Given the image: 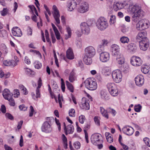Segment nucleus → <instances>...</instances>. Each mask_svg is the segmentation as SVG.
<instances>
[{
  "instance_id": "f257e3e1",
  "label": "nucleus",
  "mask_w": 150,
  "mask_h": 150,
  "mask_svg": "<svg viewBox=\"0 0 150 150\" xmlns=\"http://www.w3.org/2000/svg\"><path fill=\"white\" fill-rule=\"evenodd\" d=\"M92 143L94 145L98 146L99 149H100L103 147V138L102 135L98 133L93 134L91 138Z\"/></svg>"
},
{
  "instance_id": "f03ea898",
  "label": "nucleus",
  "mask_w": 150,
  "mask_h": 150,
  "mask_svg": "<svg viewBox=\"0 0 150 150\" xmlns=\"http://www.w3.org/2000/svg\"><path fill=\"white\" fill-rule=\"evenodd\" d=\"M84 83L85 87L88 90L93 91L97 88V83L94 79L88 78L85 81Z\"/></svg>"
},
{
  "instance_id": "7ed1b4c3",
  "label": "nucleus",
  "mask_w": 150,
  "mask_h": 150,
  "mask_svg": "<svg viewBox=\"0 0 150 150\" xmlns=\"http://www.w3.org/2000/svg\"><path fill=\"white\" fill-rule=\"evenodd\" d=\"M96 25L98 29L103 30L108 27V23L105 18L103 17H100L96 21Z\"/></svg>"
},
{
  "instance_id": "20e7f679",
  "label": "nucleus",
  "mask_w": 150,
  "mask_h": 150,
  "mask_svg": "<svg viewBox=\"0 0 150 150\" xmlns=\"http://www.w3.org/2000/svg\"><path fill=\"white\" fill-rule=\"evenodd\" d=\"M2 94L4 98L9 101V104L11 106H14L15 105L14 100L12 98L13 94L10 92L8 89L7 88L4 89Z\"/></svg>"
},
{
  "instance_id": "39448f33",
  "label": "nucleus",
  "mask_w": 150,
  "mask_h": 150,
  "mask_svg": "<svg viewBox=\"0 0 150 150\" xmlns=\"http://www.w3.org/2000/svg\"><path fill=\"white\" fill-rule=\"evenodd\" d=\"M112 76L113 81L116 83H119L122 81V75L119 69L113 71L112 72Z\"/></svg>"
},
{
  "instance_id": "423d86ee",
  "label": "nucleus",
  "mask_w": 150,
  "mask_h": 150,
  "mask_svg": "<svg viewBox=\"0 0 150 150\" xmlns=\"http://www.w3.org/2000/svg\"><path fill=\"white\" fill-rule=\"evenodd\" d=\"M128 11L132 14L144 12L141 9V8L137 5L129 6L128 8Z\"/></svg>"
},
{
  "instance_id": "0eeeda50",
  "label": "nucleus",
  "mask_w": 150,
  "mask_h": 150,
  "mask_svg": "<svg viewBox=\"0 0 150 150\" xmlns=\"http://www.w3.org/2000/svg\"><path fill=\"white\" fill-rule=\"evenodd\" d=\"M139 45L140 49L144 51H146L149 47V42L148 38L139 41Z\"/></svg>"
},
{
  "instance_id": "6e6552de",
  "label": "nucleus",
  "mask_w": 150,
  "mask_h": 150,
  "mask_svg": "<svg viewBox=\"0 0 150 150\" xmlns=\"http://www.w3.org/2000/svg\"><path fill=\"white\" fill-rule=\"evenodd\" d=\"M96 52L95 48L92 46H89L85 49L84 54L93 57Z\"/></svg>"
},
{
  "instance_id": "1a4fd4ad",
  "label": "nucleus",
  "mask_w": 150,
  "mask_h": 150,
  "mask_svg": "<svg viewBox=\"0 0 150 150\" xmlns=\"http://www.w3.org/2000/svg\"><path fill=\"white\" fill-rule=\"evenodd\" d=\"M52 9L53 10V16L55 20L56 24L57 25L59 24L60 23L59 11L57 9V7L55 5L53 6Z\"/></svg>"
},
{
  "instance_id": "9d476101",
  "label": "nucleus",
  "mask_w": 150,
  "mask_h": 150,
  "mask_svg": "<svg viewBox=\"0 0 150 150\" xmlns=\"http://www.w3.org/2000/svg\"><path fill=\"white\" fill-rule=\"evenodd\" d=\"M82 32L85 35H88L90 33V29L89 25L86 22L82 23L80 24Z\"/></svg>"
},
{
  "instance_id": "9b49d317",
  "label": "nucleus",
  "mask_w": 150,
  "mask_h": 150,
  "mask_svg": "<svg viewBox=\"0 0 150 150\" xmlns=\"http://www.w3.org/2000/svg\"><path fill=\"white\" fill-rule=\"evenodd\" d=\"M130 62L132 65L137 67L142 64V61L139 57L134 56L131 58Z\"/></svg>"
},
{
  "instance_id": "f8f14e48",
  "label": "nucleus",
  "mask_w": 150,
  "mask_h": 150,
  "mask_svg": "<svg viewBox=\"0 0 150 150\" xmlns=\"http://www.w3.org/2000/svg\"><path fill=\"white\" fill-rule=\"evenodd\" d=\"M100 60L103 62H105L108 61L110 59V54L106 52H103L100 54Z\"/></svg>"
},
{
  "instance_id": "ddd939ff",
  "label": "nucleus",
  "mask_w": 150,
  "mask_h": 150,
  "mask_svg": "<svg viewBox=\"0 0 150 150\" xmlns=\"http://www.w3.org/2000/svg\"><path fill=\"white\" fill-rule=\"evenodd\" d=\"M76 3L74 0L68 1L67 5V10L69 11H72L76 8Z\"/></svg>"
},
{
  "instance_id": "4468645a",
  "label": "nucleus",
  "mask_w": 150,
  "mask_h": 150,
  "mask_svg": "<svg viewBox=\"0 0 150 150\" xmlns=\"http://www.w3.org/2000/svg\"><path fill=\"white\" fill-rule=\"evenodd\" d=\"M135 83L138 86H141L144 84V78L143 76L140 74L137 76L134 79Z\"/></svg>"
},
{
  "instance_id": "2eb2a0df",
  "label": "nucleus",
  "mask_w": 150,
  "mask_h": 150,
  "mask_svg": "<svg viewBox=\"0 0 150 150\" xmlns=\"http://www.w3.org/2000/svg\"><path fill=\"white\" fill-rule=\"evenodd\" d=\"M89 5L87 2L82 3L78 8V11L79 12L83 13L88 10Z\"/></svg>"
},
{
  "instance_id": "dca6fc26",
  "label": "nucleus",
  "mask_w": 150,
  "mask_h": 150,
  "mask_svg": "<svg viewBox=\"0 0 150 150\" xmlns=\"http://www.w3.org/2000/svg\"><path fill=\"white\" fill-rule=\"evenodd\" d=\"M119 46L116 44H113L111 46V50L112 52V55L113 56H116L121 54L120 52Z\"/></svg>"
},
{
  "instance_id": "f3484780",
  "label": "nucleus",
  "mask_w": 150,
  "mask_h": 150,
  "mask_svg": "<svg viewBox=\"0 0 150 150\" xmlns=\"http://www.w3.org/2000/svg\"><path fill=\"white\" fill-rule=\"evenodd\" d=\"M123 132L127 135H131L134 132V130L132 127L129 126H124L122 129Z\"/></svg>"
},
{
  "instance_id": "a211bd4d",
  "label": "nucleus",
  "mask_w": 150,
  "mask_h": 150,
  "mask_svg": "<svg viewBox=\"0 0 150 150\" xmlns=\"http://www.w3.org/2000/svg\"><path fill=\"white\" fill-rule=\"evenodd\" d=\"M88 101V100L84 98H82V101L80 105V107L83 109H85L86 110H89L90 108V106Z\"/></svg>"
},
{
  "instance_id": "6ab92c4d",
  "label": "nucleus",
  "mask_w": 150,
  "mask_h": 150,
  "mask_svg": "<svg viewBox=\"0 0 150 150\" xmlns=\"http://www.w3.org/2000/svg\"><path fill=\"white\" fill-rule=\"evenodd\" d=\"M64 129L66 135H67L68 133L69 134H72L74 130V127L72 125H69L66 127L65 123H64Z\"/></svg>"
},
{
  "instance_id": "aec40b11",
  "label": "nucleus",
  "mask_w": 150,
  "mask_h": 150,
  "mask_svg": "<svg viewBox=\"0 0 150 150\" xmlns=\"http://www.w3.org/2000/svg\"><path fill=\"white\" fill-rule=\"evenodd\" d=\"M147 37V33L145 30H142L139 32L138 34L136 37L137 40H145Z\"/></svg>"
},
{
  "instance_id": "412c9836",
  "label": "nucleus",
  "mask_w": 150,
  "mask_h": 150,
  "mask_svg": "<svg viewBox=\"0 0 150 150\" xmlns=\"http://www.w3.org/2000/svg\"><path fill=\"white\" fill-rule=\"evenodd\" d=\"M12 32L14 36L17 37H21L22 35L21 30L17 27L12 29Z\"/></svg>"
},
{
  "instance_id": "4be33fe9",
  "label": "nucleus",
  "mask_w": 150,
  "mask_h": 150,
  "mask_svg": "<svg viewBox=\"0 0 150 150\" xmlns=\"http://www.w3.org/2000/svg\"><path fill=\"white\" fill-rule=\"evenodd\" d=\"M144 13H136L133 14L132 16V20L134 22L136 23L139 20L140 17H142L144 16Z\"/></svg>"
},
{
  "instance_id": "5701e85b",
  "label": "nucleus",
  "mask_w": 150,
  "mask_h": 150,
  "mask_svg": "<svg viewBox=\"0 0 150 150\" xmlns=\"http://www.w3.org/2000/svg\"><path fill=\"white\" fill-rule=\"evenodd\" d=\"M38 82V86L36 90V96H35V98H36L40 97V93L39 88H40L42 85V80L40 78H39Z\"/></svg>"
},
{
  "instance_id": "b1692460",
  "label": "nucleus",
  "mask_w": 150,
  "mask_h": 150,
  "mask_svg": "<svg viewBox=\"0 0 150 150\" xmlns=\"http://www.w3.org/2000/svg\"><path fill=\"white\" fill-rule=\"evenodd\" d=\"M127 47L128 50L130 52H135L137 51V47L135 44H130L128 45Z\"/></svg>"
},
{
  "instance_id": "393cba45",
  "label": "nucleus",
  "mask_w": 150,
  "mask_h": 150,
  "mask_svg": "<svg viewBox=\"0 0 150 150\" xmlns=\"http://www.w3.org/2000/svg\"><path fill=\"white\" fill-rule=\"evenodd\" d=\"M92 57H90L84 54L83 57V61L84 63L87 65H90L92 62Z\"/></svg>"
},
{
  "instance_id": "a878e982",
  "label": "nucleus",
  "mask_w": 150,
  "mask_h": 150,
  "mask_svg": "<svg viewBox=\"0 0 150 150\" xmlns=\"http://www.w3.org/2000/svg\"><path fill=\"white\" fill-rule=\"evenodd\" d=\"M117 62L119 64H122L125 62V58L123 55L121 54L116 56Z\"/></svg>"
},
{
  "instance_id": "bb28decb",
  "label": "nucleus",
  "mask_w": 150,
  "mask_h": 150,
  "mask_svg": "<svg viewBox=\"0 0 150 150\" xmlns=\"http://www.w3.org/2000/svg\"><path fill=\"white\" fill-rule=\"evenodd\" d=\"M66 55L67 58L69 59H72L74 58V53L71 48H69L67 51Z\"/></svg>"
},
{
  "instance_id": "cd10ccee",
  "label": "nucleus",
  "mask_w": 150,
  "mask_h": 150,
  "mask_svg": "<svg viewBox=\"0 0 150 150\" xmlns=\"http://www.w3.org/2000/svg\"><path fill=\"white\" fill-rule=\"evenodd\" d=\"M52 25L57 39L58 40L60 39L61 38L60 35L57 28L52 23Z\"/></svg>"
},
{
  "instance_id": "c85d7f7f",
  "label": "nucleus",
  "mask_w": 150,
  "mask_h": 150,
  "mask_svg": "<svg viewBox=\"0 0 150 150\" xmlns=\"http://www.w3.org/2000/svg\"><path fill=\"white\" fill-rule=\"evenodd\" d=\"M113 8L115 11H117L124 8L121 2L116 3L115 5H114Z\"/></svg>"
},
{
  "instance_id": "c756f323",
  "label": "nucleus",
  "mask_w": 150,
  "mask_h": 150,
  "mask_svg": "<svg viewBox=\"0 0 150 150\" xmlns=\"http://www.w3.org/2000/svg\"><path fill=\"white\" fill-rule=\"evenodd\" d=\"M100 111L102 115L106 118H108V115L107 112V110H105L103 107H100Z\"/></svg>"
},
{
  "instance_id": "7c9ffc66",
  "label": "nucleus",
  "mask_w": 150,
  "mask_h": 150,
  "mask_svg": "<svg viewBox=\"0 0 150 150\" xmlns=\"http://www.w3.org/2000/svg\"><path fill=\"white\" fill-rule=\"evenodd\" d=\"M109 91L110 94L113 96H116L118 94V91L117 87Z\"/></svg>"
},
{
  "instance_id": "2f4dec72",
  "label": "nucleus",
  "mask_w": 150,
  "mask_h": 150,
  "mask_svg": "<svg viewBox=\"0 0 150 150\" xmlns=\"http://www.w3.org/2000/svg\"><path fill=\"white\" fill-rule=\"evenodd\" d=\"M101 97L103 99L105 100L108 99L109 94L107 93V92L105 90L101 91L100 93Z\"/></svg>"
},
{
  "instance_id": "473e14b6",
  "label": "nucleus",
  "mask_w": 150,
  "mask_h": 150,
  "mask_svg": "<svg viewBox=\"0 0 150 150\" xmlns=\"http://www.w3.org/2000/svg\"><path fill=\"white\" fill-rule=\"evenodd\" d=\"M149 67L147 65L142 66L141 67V71L144 74L148 73L149 71Z\"/></svg>"
},
{
  "instance_id": "72a5a7b5",
  "label": "nucleus",
  "mask_w": 150,
  "mask_h": 150,
  "mask_svg": "<svg viewBox=\"0 0 150 150\" xmlns=\"http://www.w3.org/2000/svg\"><path fill=\"white\" fill-rule=\"evenodd\" d=\"M68 34L65 35V38L66 40L70 38L71 35V28L69 27H67L66 28Z\"/></svg>"
},
{
  "instance_id": "f704fd0d",
  "label": "nucleus",
  "mask_w": 150,
  "mask_h": 150,
  "mask_svg": "<svg viewBox=\"0 0 150 150\" xmlns=\"http://www.w3.org/2000/svg\"><path fill=\"white\" fill-rule=\"evenodd\" d=\"M76 79V77L75 76L74 73V72L72 71L70 74L69 80L71 82H73Z\"/></svg>"
},
{
  "instance_id": "c9c22d12",
  "label": "nucleus",
  "mask_w": 150,
  "mask_h": 150,
  "mask_svg": "<svg viewBox=\"0 0 150 150\" xmlns=\"http://www.w3.org/2000/svg\"><path fill=\"white\" fill-rule=\"evenodd\" d=\"M129 39L127 37L122 36L120 38V41L122 43H128L129 42Z\"/></svg>"
},
{
  "instance_id": "e433bc0d",
  "label": "nucleus",
  "mask_w": 150,
  "mask_h": 150,
  "mask_svg": "<svg viewBox=\"0 0 150 150\" xmlns=\"http://www.w3.org/2000/svg\"><path fill=\"white\" fill-rule=\"evenodd\" d=\"M107 87L108 91H110L117 86L114 83H109L107 84Z\"/></svg>"
},
{
  "instance_id": "4c0bfd02",
  "label": "nucleus",
  "mask_w": 150,
  "mask_h": 150,
  "mask_svg": "<svg viewBox=\"0 0 150 150\" xmlns=\"http://www.w3.org/2000/svg\"><path fill=\"white\" fill-rule=\"evenodd\" d=\"M66 83L68 88L71 92H74V87L71 84L67 81H66Z\"/></svg>"
},
{
  "instance_id": "58836bf2",
  "label": "nucleus",
  "mask_w": 150,
  "mask_h": 150,
  "mask_svg": "<svg viewBox=\"0 0 150 150\" xmlns=\"http://www.w3.org/2000/svg\"><path fill=\"white\" fill-rule=\"evenodd\" d=\"M143 20L139 21L136 24L137 29L138 30H140L141 29H142V26L143 25V23H142Z\"/></svg>"
},
{
  "instance_id": "ea45409f",
  "label": "nucleus",
  "mask_w": 150,
  "mask_h": 150,
  "mask_svg": "<svg viewBox=\"0 0 150 150\" xmlns=\"http://www.w3.org/2000/svg\"><path fill=\"white\" fill-rule=\"evenodd\" d=\"M20 88L22 91V93L25 95H26L28 94V92L27 91L26 88L25 87L22 85H20L19 86Z\"/></svg>"
},
{
  "instance_id": "a19ab883",
  "label": "nucleus",
  "mask_w": 150,
  "mask_h": 150,
  "mask_svg": "<svg viewBox=\"0 0 150 150\" xmlns=\"http://www.w3.org/2000/svg\"><path fill=\"white\" fill-rule=\"evenodd\" d=\"M25 71L26 72V74L30 76H32L34 74V72L32 71L30 69L28 68H25Z\"/></svg>"
},
{
  "instance_id": "79ce46f5",
  "label": "nucleus",
  "mask_w": 150,
  "mask_h": 150,
  "mask_svg": "<svg viewBox=\"0 0 150 150\" xmlns=\"http://www.w3.org/2000/svg\"><path fill=\"white\" fill-rule=\"evenodd\" d=\"M142 23H143L142 29H147L149 27V25L148 21L143 20Z\"/></svg>"
},
{
  "instance_id": "37998d69",
  "label": "nucleus",
  "mask_w": 150,
  "mask_h": 150,
  "mask_svg": "<svg viewBox=\"0 0 150 150\" xmlns=\"http://www.w3.org/2000/svg\"><path fill=\"white\" fill-rule=\"evenodd\" d=\"M1 50H3V53L5 54H6L8 53V50L6 46L4 44L1 45Z\"/></svg>"
},
{
  "instance_id": "c03bdc74",
  "label": "nucleus",
  "mask_w": 150,
  "mask_h": 150,
  "mask_svg": "<svg viewBox=\"0 0 150 150\" xmlns=\"http://www.w3.org/2000/svg\"><path fill=\"white\" fill-rule=\"evenodd\" d=\"M28 6L30 8L31 11H32L33 13H35L37 16H38L36 9L34 5H29Z\"/></svg>"
},
{
  "instance_id": "a18cd8bd",
  "label": "nucleus",
  "mask_w": 150,
  "mask_h": 150,
  "mask_svg": "<svg viewBox=\"0 0 150 150\" xmlns=\"http://www.w3.org/2000/svg\"><path fill=\"white\" fill-rule=\"evenodd\" d=\"M8 9L6 8H4L2 11H0L1 14L3 16H5L8 13Z\"/></svg>"
},
{
  "instance_id": "49530a36",
  "label": "nucleus",
  "mask_w": 150,
  "mask_h": 150,
  "mask_svg": "<svg viewBox=\"0 0 150 150\" xmlns=\"http://www.w3.org/2000/svg\"><path fill=\"white\" fill-rule=\"evenodd\" d=\"M107 110L108 112L111 113L113 116H115L116 114L115 110L110 108H108L107 109Z\"/></svg>"
},
{
  "instance_id": "de8ad7c7",
  "label": "nucleus",
  "mask_w": 150,
  "mask_h": 150,
  "mask_svg": "<svg viewBox=\"0 0 150 150\" xmlns=\"http://www.w3.org/2000/svg\"><path fill=\"white\" fill-rule=\"evenodd\" d=\"M142 107L140 104H138L137 105H135L134 106V110L135 111L139 112L141 111Z\"/></svg>"
},
{
  "instance_id": "09e8293b",
  "label": "nucleus",
  "mask_w": 150,
  "mask_h": 150,
  "mask_svg": "<svg viewBox=\"0 0 150 150\" xmlns=\"http://www.w3.org/2000/svg\"><path fill=\"white\" fill-rule=\"evenodd\" d=\"M34 64L35 68L38 69L40 68L42 66L41 64L38 61H36Z\"/></svg>"
},
{
  "instance_id": "8fccbe9b",
  "label": "nucleus",
  "mask_w": 150,
  "mask_h": 150,
  "mask_svg": "<svg viewBox=\"0 0 150 150\" xmlns=\"http://www.w3.org/2000/svg\"><path fill=\"white\" fill-rule=\"evenodd\" d=\"M73 145L75 148L77 149H80L81 146L80 143L78 141L75 142Z\"/></svg>"
},
{
  "instance_id": "3c124183",
  "label": "nucleus",
  "mask_w": 150,
  "mask_h": 150,
  "mask_svg": "<svg viewBox=\"0 0 150 150\" xmlns=\"http://www.w3.org/2000/svg\"><path fill=\"white\" fill-rule=\"evenodd\" d=\"M47 128V122H45L42 124L41 127L42 130L43 132H46Z\"/></svg>"
},
{
  "instance_id": "603ef678",
  "label": "nucleus",
  "mask_w": 150,
  "mask_h": 150,
  "mask_svg": "<svg viewBox=\"0 0 150 150\" xmlns=\"http://www.w3.org/2000/svg\"><path fill=\"white\" fill-rule=\"evenodd\" d=\"M121 31L124 33H128L129 32V28L124 27L121 29Z\"/></svg>"
},
{
  "instance_id": "864d4df0",
  "label": "nucleus",
  "mask_w": 150,
  "mask_h": 150,
  "mask_svg": "<svg viewBox=\"0 0 150 150\" xmlns=\"http://www.w3.org/2000/svg\"><path fill=\"white\" fill-rule=\"evenodd\" d=\"M69 116L71 117H74L75 116V110L74 109H71L69 111Z\"/></svg>"
},
{
  "instance_id": "5fc2aeb1",
  "label": "nucleus",
  "mask_w": 150,
  "mask_h": 150,
  "mask_svg": "<svg viewBox=\"0 0 150 150\" xmlns=\"http://www.w3.org/2000/svg\"><path fill=\"white\" fill-rule=\"evenodd\" d=\"M100 118L98 116H95L94 117V122L98 126H99L100 125Z\"/></svg>"
},
{
  "instance_id": "6e6d98bb",
  "label": "nucleus",
  "mask_w": 150,
  "mask_h": 150,
  "mask_svg": "<svg viewBox=\"0 0 150 150\" xmlns=\"http://www.w3.org/2000/svg\"><path fill=\"white\" fill-rule=\"evenodd\" d=\"M110 24H113L115 22V16L114 15H112L110 16Z\"/></svg>"
},
{
  "instance_id": "4d7b16f0",
  "label": "nucleus",
  "mask_w": 150,
  "mask_h": 150,
  "mask_svg": "<svg viewBox=\"0 0 150 150\" xmlns=\"http://www.w3.org/2000/svg\"><path fill=\"white\" fill-rule=\"evenodd\" d=\"M143 140L145 144L149 146L150 147V142L149 139L147 137H145L144 139Z\"/></svg>"
},
{
  "instance_id": "13d9d810",
  "label": "nucleus",
  "mask_w": 150,
  "mask_h": 150,
  "mask_svg": "<svg viewBox=\"0 0 150 150\" xmlns=\"http://www.w3.org/2000/svg\"><path fill=\"white\" fill-rule=\"evenodd\" d=\"M79 121L81 124H83L84 122V120H85V117L83 115H81L79 117Z\"/></svg>"
},
{
  "instance_id": "bf43d9fd",
  "label": "nucleus",
  "mask_w": 150,
  "mask_h": 150,
  "mask_svg": "<svg viewBox=\"0 0 150 150\" xmlns=\"http://www.w3.org/2000/svg\"><path fill=\"white\" fill-rule=\"evenodd\" d=\"M34 112V109L33 107L32 106H30V111L29 115L30 117H32L33 116Z\"/></svg>"
},
{
  "instance_id": "052dcab7",
  "label": "nucleus",
  "mask_w": 150,
  "mask_h": 150,
  "mask_svg": "<svg viewBox=\"0 0 150 150\" xmlns=\"http://www.w3.org/2000/svg\"><path fill=\"white\" fill-rule=\"evenodd\" d=\"M16 61L15 62L13 60H10V64L11 65L10 66L12 67H14L15 66L17 65V64L16 62Z\"/></svg>"
},
{
  "instance_id": "680f3d73",
  "label": "nucleus",
  "mask_w": 150,
  "mask_h": 150,
  "mask_svg": "<svg viewBox=\"0 0 150 150\" xmlns=\"http://www.w3.org/2000/svg\"><path fill=\"white\" fill-rule=\"evenodd\" d=\"M5 116L6 117H7L8 118L11 120H13L14 119L13 116L9 113H6L5 114Z\"/></svg>"
},
{
  "instance_id": "e2e57ef3",
  "label": "nucleus",
  "mask_w": 150,
  "mask_h": 150,
  "mask_svg": "<svg viewBox=\"0 0 150 150\" xmlns=\"http://www.w3.org/2000/svg\"><path fill=\"white\" fill-rule=\"evenodd\" d=\"M24 61L25 63L29 65L31 63V61L30 59L28 58V57L25 56V57Z\"/></svg>"
},
{
  "instance_id": "0e129e2a",
  "label": "nucleus",
  "mask_w": 150,
  "mask_h": 150,
  "mask_svg": "<svg viewBox=\"0 0 150 150\" xmlns=\"http://www.w3.org/2000/svg\"><path fill=\"white\" fill-rule=\"evenodd\" d=\"M19 108L21 110H23V111L26 110L27 109V107L25 106V105L23 104L19 105Z\"/></svg>"
},
{
  "instance_id": "69168bd1",
  "label": "nucleus",
  "mask_w": 150,
  "mask_h": 150,
  "mask_svg": "<svg viewBox=\"0 0 150 150\" xmlns=\"http://www.w3.org/2000/svg\"><path fill=\"white\" fill-rule=\"evenodd\" d=\"M50 96L52 98H54L56 102H57V98L55 96L53 92H52V91L50 92Z\"/></svg>"
},
{
  "instance_id": "338daca9",
  "label": "nucleus",
  "mask_w": 150,
  "mask_h": 150,
  "mask_svg": "<svg viewBox=\"0 0 150 150\" xmlns=\"http://www.w3.org/2000/svg\"><path fill=\"white\" fill-rule=\"evenodd\" d=\"M108 43L109 41L107 40L104 39L102 40L101 44L104 46H106Z\"/></svg>"
},
{
  "instance_id": "774afa93",
  "label": "nucleus",
  "mask_w": 150,
  "mask_h": 150,
  "mask_svg": "<svg viewBox=\"0 0 150 150\" xmlns=\"http://www.w3.org/2000/svg\"><path fill=\"white\" fill-rule=\"evenodd\" d=\"M104 46L101 44L99 45L98 47V51L99 52H100L104 49Z\"/></svg>"
}]
</instances>
